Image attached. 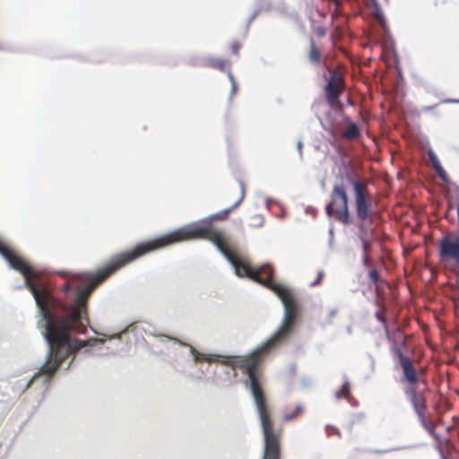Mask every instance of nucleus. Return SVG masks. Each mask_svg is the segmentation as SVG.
Returning a JSON list of instances; mask_svg holds the SVG:
<instances>
[{"mask_svg":"<svg viewBox=\"0 0 459 459\" xmlns=\"http://www.w3.org/2000/svg\"><path fill=\"white\" fill-rule=\"evenodd\" d=\"M269 199L266 200V206L269 207Z\"/></svg>","mask_w":459,"mask_h":459,"instance_id":"37998d69","label":"nucleus"},{"mask_svg":"<svg viewBox=\"0 0 459 459\" xmlns=\"http://www.w3.org/2000/svg\"><path fill=\"white\" fill-rule=\"evenodd\" d=\"M322 277H323V272H319L318 276L316 277V280L314 282H312L311 285L315 286L317 283H319V281H321Z\"/></svg>","mask_w":459,"mask_h":459,"instance_id":"72a5a7b5","label":"nucleus"},{"mask_svg":"<svg viewBox=\"0 0 459 459\" xmlns=\"http://www.w3.org/2000/svg\"><path fill=\"white\" fill-rule=\"evenodd\" d=\"M372 1H373V3H376V2H377V0H372Z\"/></svg>","mask_w":459,"mask_h":459,"instance_id":"49530a36","label":"nucleus"},{"mask_svg":"<svg viewBox=\"0 0 459 459\" xmlns=\"http://www.w3.org/2000/svg\"><path fill=\"white\" fill-rule=\"evenodd\" d=\"M426 411H418L416 413L417 417H418V420L420 423L428 420V419L426 418Z\"/></svg>","mask_w":459,"mask_h":459,"instance_id":"cd10ccee","label":"nucleus"},{"mask_svg":"<svg viewBox=\"0 0 459 459\" xmlns=\"http://www.w3.org/2000/svg\"><path fill=\"white\" fill-rule=\"evenodd\" d=\"M435 106H426L422 108L423 112L430 111L432 108H434Z\"/></svg>","mask_w":459,"mask_h":459,"instance_id":"ea45409f","label":"nucleus"},{"mask_svg":"<svg viewBox=\"0 0 459 459\" xmlns=\"http://www.w3.org/2000/svg\"><path fill=\"white\" fill-rule=\"evenodd\" d=\"M368 276L374 283H377L379 281V273L376 269L371 270Z\"/></svg>","mask_w":459,"mask_h":459,"instance_id":"b1692460","label":"nucleus"},{"mask_svg":"<svg viewBox=\"0 0 459 459\" xmlns=\"http://www.w3.org/2000/svg\"><path fill=\"white\" fill-rule=\"evenodd\" d=\"M437 174L442 179V181H444L445 183L448 182V177L444 169L442 170H440L439 172H437Z\"/></svg>","mask_w":459,"mask_h":459,"instance_id":"c85d7f7f","label":"nucleus"},{"mask_svg":"<svg viewBox=\"0 0 459 459\" xmlns=\"http://www.w3.org/2000/svg\"><path fill=\"white\" fill-rule=\"evenodd\" d=\"M302 142L301 141H299L298 143H297V149L299 151V156L301 157L302 156Z\"/></svg>","mask_w":459,"mask_h":459,"instance_id":"e433bc0d","label":"nucleus"},{"mask_svg":"<svg viewBox=\"0 0 459 459\" xmlns=\"http://www.w3.org/2000/svg\"><path fill=\"white\" fill-rule=\"evenodd\" d=\"M336 314H337V308H331L328 311V315H327L326 318L325 319V324L330 325L332 323L333 318L336 316Z\"/></svg>","mask_w":459,"mask_h":459,"instance_id":"4be33fe9","label":"nucleus"},{"mask_svg":"<svg viewBox=\"0 0 459 459\" xmlns=\"http://www.w3.org/2000/svg\"><path fill=\"white\" fill-rule=\"evenodd\" d=\"M377 317H378V320L381 321L383 324H384V328H385V335H386V338L388 341H393L391 339V336H390V332L388 330V327L386 325V323H385V320L383 316H380L379 315H377Z\"/></svg>","mask_w":459,"mask_h":459,"instance_id":"393cba45","label":"nucleus"},{"mask_svg":"<svg viewBox=\"0 0 459 459\" xmlns=\"http://www.w3.org/2000/svg\"><path fill=\"white\" fill-rule=\"evenodd\" d=\"M360 241V244H361V250H362V255H368L370 249H371V244H370V241L368 239H362V240H359Z\"/></svg>","mask_w":459,"mask_h":459,"instance_id":"412c9836","label":"nucleus"},{"mask_svg":"<svg viewBox=\"0 0 459 459\" xmlns=\"http://www.w3.org/2000/svg\"><path fill=\"white\" fill-rule=\"evenodd\" d=\"M441 102L442 103H459V100L446 99V100H443Z\"/></svg>","mask_w":459,"mask_h":459,"instance_id":"c9c22d12","label":"nucleus"},{"mask_svg":"<svg viewBox=\"0 0 459 459\" xmlns=\"http://www.w3.org/2000/svg\"><path fill=\"white\" fill-rule=\"evenodd\" d=\"M428 155L432 166L439 163L438 158L432 149L428 150Z\"/></svg>","mask_w":459,"mask_h":459,"instance_id":"5701e85b","label":"nucleus"},{"mask_svg":"<svg viewBox=\"0 0 459 459\" xmlns=\"http://www.w3.org/2000/svg\"><path fill=\"white\" fill-rule=\"evenodd\" d=\"M239 186L241 195L230 208L211 217L184 225L149 242L138 244L132 250L114 256L105 267L98 270L95 273L59 272L66 279L62 286L65 300L54 297L44 286V338L48 344V354L44 363V375L47 376L46 384L50 381L67 358L72 357L64 368L65 370L70 368L74 356L80 350L104 343V341L99 338L81 341L71 335L72 332L80 333L86 332V325L89 324L88 298L92 290L128 263L151 251L181 241L196 238L209 240L229 262L238 276L252 279L270 289L278 296L283 304V325L289 321L291 315L298 316V307L291 291L286 286L274 281L271 265L264 264L261 267L253 268L235 258L228 250L230 247L229 237L223 231L212 229V220H223L243 201L245 184L240 181Z\"/></svg>","mask_w":459,"mask_h":459,"instance_id":"f257e3e1","label":"nucleus"},{"mask_svg":"<svg viewBox=\"0 0 459 459\" xmlns=\"http://www.w3.org/2000/svg\"><path fill=\"white\" fill-rule=\"evenodd\" d=\"M92 331H93V333H96V334H100L97 331H95V330H93V329H92Z\"/></svg>","mask_w":459,"mask_h":459,"instance_id":"c03bdc74","label":"nucleus"},{"mask_svg":"<svg viewBox=\"0 0 459 459\" xmlns=\"http://www.w3.org/2000/svg\"><path fill=\"white\" fill-rule=\"evenodd\" d=\"M432 167L437 173L443 169V167L441 166L440 162L438 164L433 165Z\"/></svg>","mask_w":459,"mask_h":459,"instance_id":"4c0bfd02","label":"nucleus"},{"mask_svg":"<svg viewBox=\"0 0 459 459\" xmlns=\"http://www.w3.org/2000/svg\"><path fill=\"white\" fill-rule=\"evenodd\" d=\"M297 320L298 316L291 315L289 321L283 325L282 318L281 325L274 333L246 357L205 354L197 351L193 346L177 338L166 334H160L159 338L160 342L173 355L175 360L180 359L182 355H186V357H192L195 362L207 361L211 363L219 361L221 364L230 366L232 370L236 368H241L244 370L247 376L246 385H248L250 389L260 419L264 438V451H267L280 446L279 435L275 433L273 429V421L268 411L257 365L259 361L264 357L267 356L273 349L289 340L294 333Z\"/></svg>","mask_w":459,"mask_h":459,"instance_id":"f03ea898","label":"nucleus"},{"mask_svg":"<svg viewBox=\"0 0 459 459\" xmlns=\"http://www.w3.org/2000/svg\"><path fill=\"white\" fill-rule=\"evenodd\" d=\"M440 454H441V459H446L442 452Z\"/></svg>","mask_w":459,"mask_h":459,"instance_id":"a19ab883","label":"nucleus"},{"mask_svg":"<svg viewBox=\"0 0 459 459\" xmlns=\"http://www.w3.org/2000/svg\"><path fill=\"white\" fill-rule=\"evenodd\" d=\"M415 446H416L415 445H410V446H400V447H394V448L386 450V452L397 451V450H402V449H409V448H413Z\"/></svg>","mask_w":459,"mask_h":459,"instance_id":"c756f323","label":"nucleus"},{"mask_svg":"<svg viewBox=\"0 0 459 459\" xmlns=\"http://www.w3.org/2000/svg\"><path fill=\"white\" fill-rule=\"evenodd\" d=\"M369 198L355 200L356 214L360 221H365L369 217Z\"/></svg>","mask_w":459,"mask_h":459,"instance_id":"0eeeda50","label":"nucleus"},{"mask_svg":"<svg viewBox=\"0 0 459 459\" xmlns=\"http://www.w3.org/2000/svg\"><path fill=\"white\" fill-rule=\"evenodd\" d=\"M227 74H228V77L231 83V89H230V100H231L237 91V82H236L235 77L230 70L227 71Z\"/></svg>","mask_w":459,"mask_h":459,"instance_id":"6ab92c4d","label":"nucleus"},{"mask_svg":"<svg viewBox=\"0 0 459 459\" xmlns=\"http://www.w3.org/2000/svg\"><path fill=\"white\" fill-rule=\"evenodd\" d=\"M333 237H334V230L332 227V228L329 229V241H328V244H329L330 247L333 246Z\"/></svg>","mask_w":459,"mask_h":459,"instance_id":"7c9ffc66","label":"nucleus"},{"mask_svg":"<svg viewBox=\"0 0 459 459\" xmlns=\"http://www.w3.org/2000/svg\"><path fill=\"white\" fill-rule=\"evenodd\" d=\"M325 32L323 30H319V35H324Z\"/></svg>","mask_w":459,"mask_h":459,"instance_id":"79ce46f5","label":"nucleus"},{"mask_svg":"<svg viewBox=\"0 0 459 459\" xmlns=\"http://www.w3.org/2000/svg\"><path fill=\"white\" fill-rule=\"evenodd\" d=\"M343 178L346 182L351 186L354 184V182H358L360 178H362L356 170L349 168L345 169Z\"/></svg>","mask_w":459,"mask_h":459,"instance_id":"9d476101","label":"nucleus"},{"mask_svg":"<svg viewBox=\"0 0 459 459\" xmlns=\"http://www.w3.org/2000/svg\"><path fill=\"white\" fill-rule=\"evenodd\" d=\"M455 197H456L457 204H459V186H456L455 187Z\"/></svg>","mask_w":459,"mask_h":459,"instance_id":"58836bf2","label":"nucleus"},{"mask_svg":"<svg viewBox=\"0 0 459 459\" xmlns=\"http://www.w3.org/2000/svg\"><path fill=\"white\" fill-rule=\"evenodd\" d=\"M309 60L313 64H320L321 62V56L316 48L314 46V44L311 45L310 51H309Z\"/></svg>","mask_w":459,"mask_h":459,"instance_id":"2eb2a0df","label":"nucleus"},{"mask_svg":"<svg viewBox=\"0 0 459 459\" xmlns=\"http://www.w3.org/2000/svg\"><path fill=\"white\" fill-rule=\"evenodd\" d=\"M411 406H412L415 413H417L418 411L427 410L426 401H425L424 396H421L416 400H413L412 402H411Z\"/></svg>","mask_w":459,"mask_h":459,"instance_id":"9b49d317","label":"nucleus"},{"mask_svg":"<svg viewBox=\"0 0 459 459\" xmlns=\"http://www.w3.org/2000/svg\"><path fill=\"white\" fill-rule=\"evenodd\" d=\"M260 12L259 9H256L254 11V13H252V15L249 17L248 21H247V26L253 22V20L257 16L258 13Z\"/></svg>","mask_w":459,"mask_h":459,"instance_id":"2f4dec72","label":"nucleus"},{"mask_svg":"<svg viewBox=\"0 0 459 459\" xmlns=\"http://www.w3.org/2000/svg\"><path fill=\"white\" fill-rule=\"evenodd\" d=\"M357 238H359V240L368 239V228L365 225L364 221H361V223L359 225Z\"/></svg>","mask_w":459,"mask_h":459,"instance_id":"aec40b11","label":"nucleus"},{"mask_svg":"<svg viewBox=\"0 0 459 459\" xmlns=\"http://www.w3.org/2000/svg\"><path fill=\"white\" fill-rule=\"evenodd\" d=\"M331 201L325 205V212L328 217L335 216L336 220L344 225L351 223L348 206V195L344 186L341 184L334 185L331 193Z\"/></svg>","mask_w":459,"mask_h":459,"instance_id":"7ed1b4c3","label":"nucleus"},{"mask_svg":"<svg viewBox=\"0 0 459 459\" xmlns=\"http://www.w3.org/2000/svg\"><path fill=\"white\" fill-rule=\"evenodd\" d=\"M359 129L357 127V126L355 125H351L350 126H348V128L345 130V132L343 133V137L347 138V139H352V138H355L359 135Z\"/></svg>","mask_w":459,"mask_h":459,"instance_id":"a211bd4d","label":"nucleus"},{"mask_svg":"<svg viewBox=\"0 0 459 459\" xmlns=\"http://www.w3.org/2000/svg\"><path fill=\"white\" fill-rule=\"evenodd\" d=\"M368 184V181L364 178H360L358 182H354L352 187L355 194V200L361 198H369L367 187Z\"/></svg>","mask_w":459,"mask_h":459,"instance_id":"1a4fd4ad","label":"nucleus"},{"mask_svg":"<svg viewBox=\"0 0 459 459\" xmlns=\"http://www.w3.org/2000/svg\"><path fill=\"white\" fill-rule=\"evenodd\" d=\"M350 395V383L348 380H345L342 389L335 392V397L340 399L342 397H348Z\"/></svg>","mask_w":459,"mask_h":459,"instance_id":"f3484780","label":"nucleus"},{"mask_svg":"<svg viewBox=\"0 0 459 459\" xmlns=\"http://www.w3.org/2000/svg\"><path fill=\"white\" fill-rule=\"evenodd\" d=\"M393 351L399 360L406 381L410 385H416L419 381V377L411 359L405 356L397 346L393 349Z\"/></svg>","mask_w":459,"mask_h":459,"instance_id":"20e7f679","label":"nucleus"},{"mask_svg":"<svg viewBox=\"0 0 459 459\" xmlns=\"http://www.w3.org/2000/svg\"><path fill=\"white\" fill-rule=\"evenodd\" d=\"M405 394L409 398L410 402H412L413 400H416L423 396L420 393L417 391L415 385H411V386L408 387V389L405 391Z\"/></svg>","mask_w":459,"mask_h":459,"instance_id":"dca6fc26","label":"nucleus"},{"mask_svg":"<svg viewBox=\"0 0 459 459\" xmlns=\"http://www.w3.org/2000/svg\"><path fill=\"white\" fill-rule=\"evenodd\" d=\"M325 93L327 101L333 105L339 99L341 93V80L333 74L325 87Z\"/></svg>","mask_w":459,"mask_h":459,"instance_id":"423d86ee","label":"nucleus"},{"mask_svg":"<svg viewBox=\"0 0 459 459\" xmlns=\"http://www.w3.org/2000/svg\"><path fill=\"white\" fill-rule=\"evenodd\" d=\"M125 333H126V330L122 331L121 333H114V334H111V335H107V334H102V335L107 337V338H108L109 340H120L122 334Z\"/></svg>","mask_w":459,"mask_h":459,"instance_id":"bb28decb","label":"nucleus"},{"mask_svg":"<svg viewBox=\"0 0 459 459\" xmlns=\"http://www.w3.org/2000/svg\"><path fill=\"white\" fill-rule=\"evenodd\" d=\"M303 411V406L299 404L295 407L294 411L291 412H285L283 414V420L290 421L296 419L301 412Z\"/></svg>","mask_w":459,"mask_h":459,"instance_id":"f8f14e48","label":"nucleus"},{"mask_svg":"<svg viewBox=\"0 0 459 459\" xmlns=\"http://www.w3.org/2000/svg\"><path fill=\"white\" fill-rule=\"evenodd\" d=\"M439 253L443 259H454L459 265V238L452 240L445 237L440 241Z\"/></svg>","mask_w":459,"mask_h":459,"instance_id":"39448f33","label":"nucleus"},{"mask_svg":"<svg viewBox=\"0 0 459 459\" xmlns=\"http://www.w3.org/2000/svg\"><path fill=\"white\" fill-rule=\"evenodd\" d=\"M258 225H263V220L261 219V221Z\"/></svg>","mask_w":459,"mask_h":459,"instance_id":"a18cd8bd","label":"nucleus"},{"mask_svg":"<svg viewBox=\"0 0 459 459\" xmlns=\"http://www.w3.org/2000/svg\"><path fill=\"white\" fill-rule=\"evenodd\" d=\"M280 458V446L273 447L267 451H264L263 459H279Z\"/></svg>","mask_w":459,"mask_h":459,"instance_id":"4468645a","label":"nucleus"},{"mask_svg":"<svg viewBox=\"0 0 459 459\" xmlns=\"http://www.w3.org/2000/svg\"><path fill=\"white\" fill-rule=\"evenodd\" d=\"M420 424L422 428H424L429 433V435H431L436 439H439V435L436 433L435 424L432 420H428Z\"/></svg>","mask_w":459,"mask_h":459,"instance_id":"ddd939ff","label":"nucleus"},{"mask_svg":"<svg viewBox=\"0 0 459 459\" xmlns=\"http://www.w3.org/2000/svg\"><path fill=\"white\" fill-rule=\"evenodd\" d=\"M368 358L369 362H370L371 370L373 371L374 368H375V359H374L373 356L370 355V354L368 355Z\"/></svg>","mask_w":459,"mask_h":459,"instance_id":"f704fd0d","label":"nucleus"},{"mask_svg":"<svg viewBox=\"0 0 459 459\" xmlns=\"http://www.w3.org/2000/svg\"><path fill=\"white\" fill-rule=\"evenodd\" d=\"M238 48L239 45L238 43H233L231 46L232 54L238 55Z\"/></svg>","mask_w":459,"mask_h":459,"instance_id":"473e14b6","label":"nucleus"},{"mask_svg":"<svg viewBox=\"0 0 459 459\" xmlns=\"http://www.w3.org/2000/svg\"><path fill=\"white\" fill-rule=\"evenodd\" d=\"M225 64L224 60L212 56H205L198 61V65L201 66L212 67L221 71L225 70Z\"/></svg>","mask_w":459,"mask_h":459,"instance_id":"6e6552de","label":"nucleus"},{"mask_svg":"<svg viewBox=\"0 0 459 459\" xmlns=\"http://www.w3.org/2000/svg\"><path fill=\"white\" fill-rule=\"evenodd\" d=\"M361 260H362L363 266H365V267L371 266V260H370L368 255H362Z\"/></svg>","mask_w":459,"mask_h":459,"instance_id":"a878e982","label":"nucleus"}]
</instances>
